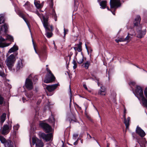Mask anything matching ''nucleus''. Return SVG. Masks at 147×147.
<instances>
[{
  "instance_id": "obj_1",
  "label": "nucleus",
  "mask_w": 147,
  "mask_h": 147,
  "mask_svg": "<svg viewBox=\"0 0 147 147\" xmlns=\"http://www.w3.org/2000/svg\"><path fill=\"white\" fill-rule=\"evenodd\" d=\"M39 125L45 132L49 133L46 134L44 132H39L38 134L40 138L42 139L46 142L50 141L53 137L52 133H49L52 131L51 126L48 124L44 122L40 123Z\"/></svg>"
},
{
  "instance_id": "obj_2",
  "label": "nucleus",
  "mask_w": 147,
  "mask_h": 147,
  "mask_svg": "<svg viewBox=\"0 0 147 147\" xmlns=\"http://www.w3.org/2000/svg\"><path fill=\"white\" fill-rule=\"evenodd\" d=\"M141 20L140 16L138 15L136 16L134 21V27H136L137 29V37L140 38L143 37L146 32L145 31H144L142 30V25L140 24Z\"/></svg>"
},
{
  "instance_id": "obj_3",
  "label": "nucleus",
  "mask_w": 147,
  "mask_h": 147,
  "mask_svg": "<svg viewBox=\"0 0 147 147\" xmlns=\"http://www.w3.org/2000/svg\"><path fill=\"white\" fill-rule=\"evenodd\" d=\"M18 54L17 53H15L8 57L6 59L5 62L7 66L11 71L12 70L14 66L16 60V57Z\"/></svg>"
},
{
  "instance_id": "obj_4",
  "label": "nucleus",
  "mask_w": 147,
  "mask_h": 147,
  "mask_svg": "<svg viewBox=\"0 0 147 147\" xmlns=\"http://www.w3.org/2000/svg\"><path fill=\"white\" fill-rule=\"evenodd\" d=\"M43 22L42 24L46 31L47 32L46 35L48 38H50L52 36V33L51 32H48V31H51V30L49 28L50 26L48 22L49 17L48 16H43Z\"/></svg>"
},
{
  "instance_id": "obj_5",
  "label": "nucleus",
  "mask_w": 147,
  "mask_h": 147,
  "mask_svg": "<svg viewBox=\"0 0 147 147\" xmlns=\"http://www.w3.org/2000/svg\"><path fill=\"white\" fill-rule=\"evenodd\" d=\"M47 72L46 74L44 82L46 83H51L55 80V78L51 71L48 68L46 69Z\"/></svg>"
},
{
  "instance_id": "obj_6",
  "label": "nucleus",
  "mask_w": 147,
  "mask_h": 147,
  "mask_svg": "<svg viewBox=\"0 0 147 147\" xmlns=\"http://www.w3.org/2000/svg\"><path fill=\"white\" fill-rule=\"evenodd\" d=\"M1 127L0 131L1 130V134L5 135L9 133L11 128L12 126L11 124L9 125L7 124H5L3 125L2 127Z\"/></svg>"
},
{
  "instance_id": "obj_7",
  "label": "nucleus",
  "mask_w": 147,
  "mask_h": 147,
  "mask_svg": "<svg viewBox=\"0 0 147 147\" xmlns=\"http://www.w3.org/2000/svg\"><path fill=\"white\" fill-rule=\"evenodd\" d=\"M49 5L51 9L49 11V14L50 15H51L52 18H53L55 21L57 20V17L55 9L53 8V6H52L51 4L50 3V0H49Z\"/></svg>"
},
{
  "instance_id": "obj_8",
  "label": "nucleus",
  "mask_w": 147,
  "mask_h": 147,
  "mask_svg": "<svg viewBox=\"0 0 147 147\" xmlns=\"http://www.w3.org/2000/svg\"><path fill=\"white\" fill-rule=\"evenodd\" d=\"M110 8H117L121 5L120 0H110Z\"/></svg>"
},
{
  "instance_id": "obj_9",
  "label": "nucleus",
  "mask_w": 147,
  "mask_h": 147,
  "mask_svg": "<svg viewBox=\"0 0 147 147\" xmlns=\"http://www.w3.org/2000/svg\"><path fill=\"white\" fill-rule=\"evenodd\" d=\"M33 83L29 78H27L26 79L25 86L26 88L28 90H30L33 89Z\"/></svg>"
},
{
  "instance_id": "obj_10",
  "label": "nucleus",
  "mask_w": 147,
  "mask_h": 147,
  "mask_svg": "<svg viewBox=\"0 0 147 147\" xmlns=\"http://www.w3.org/2000/svg\"><path fill=\"white\" fill-rule=\"evenodd\" d=\"M32 140L33 145L35 144L36 147H43L44 146V144L42 141L37 138H33Z\"/></svg>"
},
{
  "instance_id": "obj_11",
  "label": "nucleus",
  "mask_w": 147,
  "mask_h": 147,
  "mask_svg": "<svg viewBox=\"0 0 147 147\" xmlns=\"http://www.w3.org/2000/svg\"><path fill=\"white\" fill-rule=\"evenodd\" d=\"M136 94L137 96H139L140 98L144 96L142 89L140 86H136Z\"/></svg>"
},
{
  "instance_id": "obj_12",
  "label": "nucleus",
  "mask_w": 147,
  "mask_h": 147,
  "mask_svg": "<svg viewBox=\"0 0 147 147\" xmlns=\"http://www.w3.org/2000/svg\"><path fill=\"white\" fill-rule=\"evenodd\" d=\"M136 131V133L141 137H144L146 135L145 132L139 126H137Z\"/></svg>"
},
{
  "instance_id": "obj_13",
  "label": "nucleus",
  "mask_w": 147,
  "mask_h": 147,
  "mask_svg": "<svg viewBox=\"0 0 147 147\" xmlns=\"http://www.w3.org/2000/svg\"><path fill=\"white\" fill-rule=\"evenodd\" d=\"M58 85V84H57L51 85H46L47 86L46 88L49 92H52L57 88Z\"/></svg>"
},
{
  "instance_id": "obj_14",
  "label": "nucleus",
  "mask_w": 147,
  "mask_h": 147,
  "mask_svg": "<svg viewBox=\"0 0 147 147\" xmlns=\"http://www.w3.org/2000/svg\"><path fill=\"white\" fill-rule=\"evenodd\" d=\"M0 32H4L6 33L7 31V30L8 28V25L7 24H5L3 26H0Z\"/></svg>"
},
{
  "instance_id": "obj_15",
  "label": "nucleus",
  "mask_w": 147,
  "mask_h": 147,
  "mask_svg": "<svg viewBox=\"0 0 147 147\" xmlns=\"http://www.w3.org/2000/svg\"><path fill=\"white\" fill-rule=\"evenodd\" d=\"M106 90V89L104 86H100V89L98 90V94L102 96H105V92Z\"/></svg>"
},
{
  "instance_id": "obj_16",
  "label": "nucleus",
  "mask_w": 147,
  "mask_h": 147,
  "mask_svg": "<svg viewBox=\"0 0 147 147\" xmlns=\"http://www.w3.org/2000/svg\"><path fill=\"white\" fill-rule=\"evenodd\" d=\"M6 119V114L3 113L1 115L0 119V126L2 127L3 123L5 121Z\"/></svg>"
},
{
  "instance_id": "obj_17",
  "label": "nucleus",
  "mask_w": 147,
  "mask_h": 147,
  "mask_svg": "<svg viewBox=\"0 0 147 147\" xmlns=\"http://www.w3.org/2000/svg\"><path fill=\"white\" fill-rule=\"evenodd\" d=\"M34 4L35 6L38 9L41 8L42 7L43 5V3L40 4V1L36 0H35L34 1Z\"/></svg>"
},
{
  "instance_id": "obj_18",
  "label": "nucleus",
  "mask_w": 147,
  "mask_h": 147,
  "mask_svg": "<svg viewBox=\"0 0 147 147\" xmlns=\"http://www.w3.org/2000/svg\"><path fill=\"white\" fill-rule=\"evenodd\" d=\"M4 144L5 147H14L13 142L9 140H7Z\"/></svg>"
},
{
  "instance_id": "obj_19",
  "label": "nucleus",
  "mask_w": 147,
  "mask_h": 147,
  "mask_svg": "<svg viewBox=\"0 0 147 147\" xmlns=\"http://www.w3.org/2000/svg\"><path fill=\"white\" fill-rule=\"evenodd\" d=\"M23 67V65L22 62L21 60H19L16 66V69L17 71L20 70L21 68H22Z\"/></svg>"
},
{
  "instance_id": "obj_20",
  "label": "nucleus",
  "mask_w": 147,
  "mask_h": 147,
  "mask_svg": "<svg viewBox=\"0 0 147 147\" xmlns=\"http://www.w3.org/2000/svg\"><path fill=\"white\" fill-rule=\"evenodd\" d=\"M98 2L99 3L100 5L101 6V7L103 9H104L106 7L107 1L106 0H103L100 2H99V1H101V0H98Z\"/></svg>"
},
{
  "instance_id": "obj_21",
  "label": "nucleus",
  "mask_w": 147,
  "mask_h": 147,
  "mask_svg": "<svg viewBox=\"0 0 147 147\" xmlns=\"http://www.w3.org/2000/svg\"><path fill=\"white\" fill-rule=\"evenodd\" d=\"M18 47L17 46L14 45L13 47L9 49L8 51V53H11L18 50Z\"/></svg>"
},
{
  "instance_id": "obj_22",
  "label": "nucleus",
  "mask_w": 147,
  "mask_h": 147,
  "mask_svg": "<svg viewBox=\"0 0 147 147\" xmlns=\"http://www.w3.org/2000/svg\"><path fill=\"white\" fill-rule=\"evenodd\" d=\"M23 6L25 7L26 9L29 11L31 10L32 7V5H30V3L28 1L26 2Z\"/></svg>"
},
{
  "instance_id": "obj_23",
  "label": "nucleus",
  "mask_w": 147,
  "mask_h": 147,
  "mask_svg": "<svg viewBox=\"0 0 147 147\" xmlns=\"http://www.w3.org/2000/svg\"><path fill=\"white\" fill-rule=\"evenodd\" d=\"M130 120V117H128L127 118V120L126 119H124V123H125L126 129H128L129 125V122Z\"/></svg>"
},
{
  "instance_id": "obj_24",
  "label": "nucleus",
  "mask_w": 147,
  "mask_h": 147,
  "mask_svg": "<svg viewBox=\"0 0 147 147\" xmlns=\"http://www.w3.org/2000/svg\"><path fill=\"white\" fill-rule=\"evenodd\" d=\"M142 103L146 107H147V99L144 97V96L141 97Z\"/></svg>"
},
{
  "instance_id": "obj_25",
  "label": "nucleus",
  "mask_w": 147,
  "mask_h": 147,
  "mask_svg": "<svg viewBox=\"0 0 147 147\" xmlns=\"http://www.w3.org/2000/svg\"><path fill=\"white\" fill-rule=\"evenodd\" d=\"M5 18L3 14H0V24L5 22Z\"/></svg>"
},
{
  "instance_id": "obj_26",
  "label": "nucleus",
  "mask_w": 147,
  "mask_h": 147,
  "mask_svg": "<svg viewBox=\"0 0 147 147\" xmlns=\"http://www.w3.org/2000/svg\"><path fill=\"white\" fill-rule=\"evenodd\" d=\"M82 42H80L78 44H77V51L78 52H80L82 51Z\"/></svg>"
},
{
  "instance_id": "obj_27",
  "label": "nucleus",
  "mask_w": 147,
  "mask_h": 147,
  "mask_svg": "<svg viewBox=\"0 0 147 147\" xmlns=\"http://www.w3.org/2000/svg\"><path fill=\"white\" fill-rule=\"evenodd\" d=\"M90 65V62L88 61L85 63H84L82 65H84V67L86 69H88V68L89 67Z\"/></svg>"
},
{
  "instance_id": "obj_28",
  "label": "nucleus",
  "mask_w": 147,
  "mask_h": 147,
  "mask_svg": "<svg viewBox=\"0 0 147 147\" xmlns=\"http://www.w3.org/2000/svg\"><path fill=\"white\" fill-rule=\"evenodd\" d=\"M10 43H1L0 42V48H3L9 46Z\"/></svg>"
},
{
  "instance_id": "obj_29",
  "label": "nucleus",
  "mask_w": 147,
  "mask_h": 147,
  "mask_svg": "<svg viewBox=\"0 0 147 147\" xmlns=\"http://www.w3.org/2000/svg\"><path fill=\"white\" fill-rule=\"evenodd\" d=\"M7 39L9 40L11 42L13 41V38L12 36L10 35L7 34L6 36Z\"/></svg>"
},
{
  "instance_id": "obj_30",
  "label": "nucleus",
  "mask_w": 147,
  "mask_h": 147,
  "mask_svg": "<svg viewBox=\"0 0 147 147\" xmlns=\"http://www.w3.org/2000/svg\"><path fill=\"white\" fill-rule=\"evenodd\" d=\"M6 140H7L3 137L0 136V141L2 143L4 144Z\"/></svg>"
},
{
  "instance_id": "obj_31",
  "label": "nucleus",
  "mask_w": 147,
  "mask_h": 147,
  "mask_svg": "<svg viewBox=\"0 0 147 147\" xmlns=\"http://www.w3.org/2000/svg\"><path fill=\"white\" fill-rule=\"evenodd\" d=\"M116 96V94L114 91H113L111 94V97L112 98L114 99L115 98Z\"/></svg>"
},
{
  "instance_id": "obj_32",
  "label": "nucleus",
  "mask_w": 147,
  "mask_h": 147,
  "mask_svg": "<svg viewBox=\"0 0 147 147\" xmlns=\"http://www.w3.org/2000/svg\"><path fill=\"white\" fill-rule=\"evenodd\" d=\"M4 100V98L0 94V105H2L3 104Z\"/></svg>"
},
{
  "instance_id": "obj_33",
  "label": "nucleus",
  "mask_w": 147,
  "mask_h": 147,
  "mask_svg": "<svg viewBox=\"0 0 147 147\" xmlns=\"http://www.w3.org/2000/svg\"><path fill=\"white\" fill-rule=\"evenodd\" d=\"M0 76L3 78L6 77V75L3 71H0Z\"/></svg>"
},
{
  "instance_id": "obj_34",
  "label": "nucleus",
  "mask_w": 147,
  "mask_h": 147,
  "mask_svg": "<svg viewBox=\"0 0 147 147\" xmlns=\"http://www.w3.org/2000/svg\"><path fill=\"white\" fill-rule=\"evenodd\" d=\"M17 14L22 18H23L24 16V15L23 13H22L21 11H18L17 12Z\"/></svg>"
},
{
  "instance_id": "obj_35",
  "label": "nucleus",
  "mask_w": 147,
  "mask_h": 147,
  "mask_svg": "<svg viewBox=\"0 0 147 147\" xmlns=\"http://www.w3.org/2000/svg\"><path fill=\"white\" fill-rule=\"evenodd\" d=\"M72 63L74 64V65L73 67V68L74 69H75L77 67V63H76V61L74 59L72 61Z\"/></svg>"
},
{
  "instance_id": "obj_36",
  "label": "nucleus",
  "mask_w": 147,
  "mask_h": 147,
  "mask_svg": "<svg viewBox=\"0 0 147 147\" xmlns=\"http://www.w3.org/2000/svg\"><path fill=\"white\" fill-rule=\"evenodd\" d=\"M131 36H134L135 35V33L134 30L133 29H131L130 31V33H129Z\"/></svg>"
},
{
  "instance_id": "obj_37",
  "label": "nucleus",
  "mask_w": 147,
  "mask_h": 147,
  "mask_svg": "<svg viewBox=\"0 0 147 147\" xmlns=\"http://www.w3.org/2000/svg\"><path fill=\"white\" fill-rule=\"evenodd\" d=\"M5 40V39L2 37L1 36H0V42L1 43H5L4 42Z\"/></svg>"
},
{
  "instance_id": "obj_38",
  "label": "nucleus",
  "mask_w": 147,
  "mask_h": 147,
  "mask_svg": "<svg viewBox=\"0 0 147 147\" xmlns=\"http://www.w3.org/2000/svg\"><path fill=\"white\" fill-rule=\"evenodd\" d=\"M84 61V57H83L82 59L78 60V63L79 64H81L83 63Z\"/></svg>"
},
{
  "instance_id": "obj_39",
  "label": "nucleus",
  "mask_w": 147,
  "mask_h": 147,
  "mask_svg": "<svg viewBox=\"0 0 147 147\" xmlns=\"http://www.w3.org/2000/svg\"><path fill=\"white\" fill-rule=\"evenodd\" d=\"M94 77V78H92V79L93 80H94L96 82H97L99 81V79L97 78L95 76H94V75H92Z\"/></svg>"
},
{
  "instance_id": "obj_40",
  "label": "nucleus",
  "mask_w": 147,
  "mask_h": 147,
  "mask_svg": "<svg viewBox=\"0 0 147 147\" xmlns=\"http://www.w3.org/2000/svg\"><path fill=\"white\" fill-rule=\"evenodd\" d=\"M24 20V21L26 22V24H27V25L28 26V27H29V23L27 21L26 19V18L24 16L23 18H22Z\"/></svg>"
},
{
  "instance_id": "obj_41",
  "label": "nucleus",
  "mask_w": 147,
  "mask_h": 147,
  "mask_svg": "<svg viewBox=\"0 0 147 147\" xmlns=\"http://www.w3.org/2000/svg\"><path fill=\"white\" fill-rule=\"evenodd\" d=\"M38 80V76H34L33 78V81L34 82H36Z\"/></svg>"
},
{
  "instance_id": "obj_42",
  "label": "nucleus",
  "mask_w": 147,
  "mask_h": 147,
  "mask_svg": "<svg viewBox=\"0 0 147 147\" xmlns=\"http://www.w3.org/2000/svg\"><path fill=\"white\" fill-rule=\"evenodd\" d=\"M32 43H33V47H34V49L35 50V51L36 52V53L37 54H38L37 52V51H36V47H35V44H34V43L33 41V40H32Z\"/></svg>"
},
{
  "instance_id": "obj_43",
  "label": "nucleus",
  "mask_w": 147,
  "mask_h": 147,
  "mask_svg": "<svg viewBox=\"0 0 147 147\" xmlns=\"http://www.w3.org/2000/svg\"><path fill=\"white\" fill-rule=\"evenodd\" d=\"M19 125H18L17 124L16 125H15L13 127V129L16 130H18L19 127Z\"/></svg>"
},
{
  "instance_id": "obj_44",
  "label": "nucleus",
  "mask_w": 147,
  "mask_h": 147,
  "mask_svg": "<svg viewBox=\"0 0 147 147\" xmlns=\"http://www.w3.org/2000/svg\"><path fill=\"white\" fill-rule=\"evenodd\" d=\"M78 136V134H74L73 138L74 139H76Z\"/></svg>"
},
{
  "instance_id": "obj_45",
  "label": "nucleus",
  "mask_w": 147,
  "mask_h": 147,
  "mask_svg": "<svg viewBox=\"0 0 147 147\" xmlns=\"http://www.w3.org/2000/svg\"><path fill=\"white\" fill-rule=\"evenodd\" d=\"M129 35H130V34L129 33H128V35H127V36H126V37L125 38H124V39L125 40V41H126L129 39L130 38Z\"/></svg>"
},
{
  "instance_id": "obj_46",
  "label": "nucleus",
  "mask_w": 147,
  "mask_h": 147,
  "mask_svg": "<svg viewBox=\"0 0 147 147\" xmlns=\"http://www.w3.org/2000/svg\"><path fill=\"white\" fill-rule=\"evenodd\" d=\"M51 122L53 127H54L55 123V120L54 117H53V121H51Z\"/></svg>"
},
{
  "instance_id": "obj_47",
  "label": "nucleus",
  "mask_w": 147,
  "mask_h": 147,
  "mask_svg": "<svg viewBox=\"0 0 147 147\" xmlns=\"http://www.w3.org/2000/svg\"><path fill=\"white\" fill-rule=\"evenodd\" d=\"M144 94L145 97L147 98V87L145 89L144 91Z\"/></svg>"
},
{
  "instance_id": "obj_48",
  "label": "nucleus",
  "mask_w": 147,
  "mask_h": 147,
  "mask_svg": "<svg viewBox=\"0 0 147 147\" xmlns=\"http://www.w3.org/2000/svg\"><path fill=\"white\" fill-rule=\"evenodd\" d=\"M69 89H70V101L69 106H70V107L71 103V88H70V86H69Z\"/></svg>"
},
{
  "instance_id": "obj_49",
  "label": "nucleus",
  "mask_w": 147,
  "mask_h": 147,
  "mask_svg": "<svg viewBox=\"0 0 147 147\" xmlns=\"http://www.w3.org/2000/svg\"><path fill=\"white\" fill-rule=\"evenodd\" d=\"M83 86L84 88L87 90H88V89L87 87V86L86 84L85 83H83Z\"/></svg>"
},
{
  "instance_id": "obj_50",
  "label": "nucleus",
  "mask_w": 147,
  "mask_h": 147,
  "mask_svg": "<svg viewBox=\"0 0 147 147\" xmlns=\"http://www.w3.org/2000/svg\"><path fill=\"white\" fill-rule=\"evenodd\" d=\"M79 139V138H78L76 140L74 143V145H77L78 143V140Z\"/></svg>"
},
{
  "instance_id": "obj_51",
  "label": "nucleus",
  "mask_w": 147,
  "mask_h": 147,
  "mask_svg": "<svg viewBox=\"0 0 147 147\" xmlns=\"http://www.w3.org/2000/svg\"><path fill=\"white\" fill-rule=\"evenodd\" d=\"M87 138L89 139H91L92 138L91 137L90 135L88 133H87Z\"/></svg>"
},
{
  "instance_id": "obj_52",
  "label": "nucleus",
  "mask_w": 147,
  "mask_h": 147,
  "mask_svg": "<svg viewBox=\"0 0 147 147\" xmlns=\"http://www.w3.org/2000/svg\"><path fill=\"white\" fill-rule=\"evenodd\" d=\"M69 121L70 122V123H71L72 122V121L75 122H77V120L76 119H75L74 120H73L72 119H69Z\"/></svg>"
},
{
  "instance_id": "obj_53",
  "label": "nucleus",
  "mask_w": 147,
  "mask_h": 147,
  "mask_svg": "<svg viewBox=\"0 0 147 147\" xmlns=\"http://www.w3.org/2000/svg\"><path fill=\"white\" fill-rule=\"evenodd\" d=\"M120 42H124L125 41V40L124 39V38H120L119 39Z\"/></svg>"
},
{
  "instance_id": "obj_54",
  "label": "nucleus",
  "mask_w": 147,
  "mask_h": 147,
  "mask_svg": "<svg viewBox=\"0 0 147 147\" xmlns=\"http://www.w3.org/2000/svg\"><path fill=\"white\" fill-rule=\"evenodd\" d=\"M130 84H131L133 85H134L135 84V83L134 82H131L129 83Z\"/></svg>"
},
{
  "instance_id": "obj_55",
  "label": "nucleus",
  "mask_w": 147,
  "mask_h": 147,
  "mask_svg": "<svg viewBox=\"0 0 147 147\" xmlns=\"http://www.w3.org/2000/svg\"><path fill=\"white\" fill-rule=\"evenodd\" d=\"M76 107L78 108L79 109L81 110V108L78 105L76 104Z\"/></svg>"
},
{
  "instance_id": "obj_56",
  "label": "nucleus",
  "mask_w": 147,
  "mask_h": 147,
  "mask_svg": "<svg viewBox=\"0 0 147 147\" xmlns=\"http://www.w3.org/2000/svg\"><path fill=\"white\" fill-rule=\"evenodd\" d=\"M0 67L2 69H3V68H4V67L3 65L0 63Z\"/></svg>"
},
{
  "instance_id": "obj_57",
  "label": "nucleus",
  "mask_w": 147,
  "mask_h": 147,
  "mask_svg": "<svg viewBox=\"0 0 147 147\" xmlns=\"http://www.w3.org/2000/svg\"><path fill=\"white\" fill-rule=\"evenodd\" d=\"M66 30L65 29V28H64V36H65V35H66Z\"/></svg>"
},
{
  "instance_id": "obj_58",
  "label": "nucleus",
  "mask_w": 147,
  "mask_h": 147,
  "mask_svg": "<svg viewBox=\"0 0 147 147\" xmlns=\"http://www.w3.org/2000/svg\"><path fill=\"white\" fill-rule=\"evenodd\" d=\"M115 41L117 43H118L119 42H120L119 39H116L115 40Z\"/></svg>"
},
{
  "instance_id": "obj_59",
  "label": "nucleus",
  "mask_w": 147,
  "mask_h": 147,
  "mask_svg": "<svg viewBox=\"0 0 147 147\" xmlns=\"http://www.w3.org/2000/svg\"><path fill=\"white\" fill-rule=\"evenodd\" d=\"M26 96L28 98H30L31 97V95H29L28 94H26Z\"/></svg>"
},
{
  "instance_id": "obj_60",
  "label": "nucleus",
  "mask_w": 147,
  "mask_h": 147,
  "mask_svg": "<svg viewBox=\"0 0 147 147\" xmlns=\"http://www.w3.org/2000/svg\"><path fill=\"white\" fill-rule=\"evenodd\" d=\"M125 115H126L125 113H124V115H123V118H124V119H126Z\"/></svg>"
},
{
  "instance_id": "obj_61",
  "label": "nucleus",
  "mask_w": 147,
  "mask_h": 147,
  "mask_svg": "<svg viewBox=\"0 0 147 147\" xmlns=\"http://www.w3.org/2000/svg\"><path fill=\"white\" fill-rule=\"evenodd\" d=\"M40 101L38 100L37 102V104L38 105H39L40 103Z\"/></svg>"
},
{
  "instance_id": "obj_62",
  "label": "nucleus",
  "mask_w": 147,
  "mask_h": 147,
  "mask_svg": "<svg viewBox=\"0 0 147 147\" xmlns=\"http://www.w3.org/2000/svg\"><path fill=\"white\" fill-rule=\"evenodd\" d=\"M111 11L112 12V13L114 15H115V11H112V10H111Z\"/></svg>"
},
{
  "instance_id": "obj_63",
  "label": "nucleus",
  "mask_w": 147,
  "mask_h": 147,
  "mask_svg": "<svg viewBox=\"0 0 147 147\" xmlns=\"http://www.w3.org/2000/svg\"><path fill=\"white\" fill-rule=\"evenodd\" d=\"M50 27L51 29V31H52L53 30V26L52 25H51L50 26Z\"/></svg>"
},
{
  "instance_id": "obj_64",
  "label": "nucleus",
  "mask_w": 147,
  "mask_h": 147,
  "mask_svg": "<svg viewBox=\"0 0 147 147\" xmlns=\"http://www.w3.org/2000/svg\"><path fill=\"white\" fill-rule=\"evenodd\" d=\"M74 49L75 51H76V50H77V48L76 47H74Z\"/></svg>"
}]
</instances>
